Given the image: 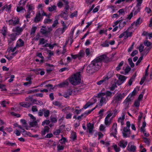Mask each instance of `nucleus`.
Returning <instances> with one entry per match:
<instances>
[{"label": "nucleus", "instance_id": "38", "mask_svg": "<svg viewBox=\"0 0 152 152\" xmlns=\"http://www.w3.org/2000/svg\"><path fill=\"white\" fill-rule=\"evenodd\" d=\"M33 102L37 104L42 105V102L41 101H37L35 99H33Z\"/></svg>", "mask_w": 152, "mask_h": 152}, {"label": "nucleus", "instance_id": "30", "mask_svg": "<svg viewBox=\"0 0 152 152\" xmlns=\"http://www.w3.org/2000/svg\"><path fill=\"white\" fill-rule=\"evenodd\" d=\"M113 73L112 72H109L104 77L105 78H107V80H108L111 77L113 76Z\"/></svg>", "mask_w": 152, "mask_h": 152}, {"label": "nucleus", "instance_id": "37", "mask_svg": "<svg viewBox=\"0 0 152 152\" xmlns=\"http://www.w3.org/2000/svg\"><path fill=\"white\" fill-rule=\"evenodd\" d=\"M17 36L15 34H11L10 35V39H11L12 41H14L15 39L16 36Z\"/></svg>", "mask_w": 152, "mask_h": 152}, {"label": "nucleus", "instance_id": "46", "mask_svg": "<svg viewBox=\"0 0 152 152\" xmlns=\"http://www.w3.org/2000/svg\"><path fill=\"white\" fill-rule=\"evenodd\" d=\"M143 58V56L142 55L139 58V59L136 62V66L138 65L140 63L142 60Z\"/></svg>", "mask_w": 152, "mask_h": 152}, {"label": "nucleus", "instance_id": "21", "mask_svg": "<svg viewBox=\"0 0 152 152\" xmlns=\"http://www.w3.org/2000/svg\"><path fill=\"white\" fill-rule=\"evenodd\" d=\"M78 60H80L83 57L84 55V52L82 50H80L78 54H77Z\"/></svg>", "mask_w": 152, "mask_h": 152}, {"label": "nucleus", "instance_id": "40", "mask_svg": "<svg viewBox=\"0 0 152 152\" xmlns=\"http://www.w3.org/2000/svg\"><path fill=\"white\" fill-rule=\"evenodd\" d=\"M37 122L36 121H33L30 122L29 124V125L31 127H34L36 126L37 125Z\"/></svg>", "mask_w": 152, "mask_h": 152}, {"label": "nucleus", "instance_id": "8", "mask_svg": "<svg viewBox=\"0 0 152 152\" xmlns=\"http://www.w3.org/2000/svg\"><path fill=\"white\" fill-rule=\"evenodd\" d=\"M129 28H128L125 31L120 34L118 36L119 38H122L124 35L127 36L128 37H131L132 36V33L131 32H129Z\"/></svg>", "mask_w": 152, "mask_h": 152}, {"label": "nucleus", "instance_id": "15", "mask_svg": "<svg viewBox=\"0 0 152 152\" xmlns=\"http://www.w3.org/2000/svg\"><path fill=\"white\" fill-rule=\"evenodd\" d=\"M142 23V20H140V17L138 18L136 21H134L131 24L132 26L133 24L135 25V26H140Z\"/></svg>", "mask_w": 152, "mask_h": 152}, {"label": "nucleus", "instance_id": "2", "mask_svg": "<svg viewBox=\"0 0 152 152\" xmlns=\"http://www.w3.org/2000/svg\"><path fill=\"white\" fill-rule=\"evenodd\" d=\"M114 93L113 94L111 91L107 90L105 93L100 92L97 94V98H101L100 100V103L99 104V108H101L104 104H106L107 101L109 100V97H112Z\"/></svg>", "mask_w": 152, "mask_h": 152}, {"label": "nucleus", "instance_id": "25", "mask_svg": "<svg viewBox=\"0 0 152 152\" xmlns=\"http://www.w3.org/2000/svg\"><path fill=\"white\" fill-rule=\"evenodd\" d=\"M68 82L67 81H64L58 85V86H59L60 88H62L68 86Z\"/></svg>", "mask_w": 152, "mask_h": 152}, {"label": "nucleus", "instance_id": "44", "mask_svg": "<svg viewBox=\"0 0 152 152\" xmlns=\"http://www.w3.org/2000/svg\"><path fill=\"white\" fill-rule=\"evenodd\" d=\"M130 94L129 95V96L126 97V99L125 100L124 102L126 103H128L131 101V99L130 96L129 97V96L130 95Z\"/></svg>", "mask_w": 152, "mask_h": 152}, {"label": "nucleus", "instance_id": "36", "mask_svg": "<svg viewBox=\"0 0 152 152\" xmlns=\"http://www.w3.org/2000/svg\"><path fill=\"white\" fill-rule=\"evenodd\" d=\"M47 42V41L45 40L44 38H41L39 40V45L44 44Z\"/></svg>", "mask_w": 152, "mask_h": 152}, {"label": "nucleus", "instance_id": "26", "mask_svg": "<svg viewBox=\"0 0 152 152\" xmlns=\"http://www.w3.org/2000/svg\"><path fill=\"white\" fill-rule=\"evenodd\" d=\"M65 3V6L64 10H65V11H67L69 8V2L66 0H62Z\"/></svg>", "mask_w": 152, "mask_h": 152}, {"label": "nucleus", "instance_id": "28", "mask_svg": "<svg viewBox=\"0 0 152 152\" xmlns=\"http://www.w3.org/2000/svg\"><path fill=\"white\" fill-rule=\"evenodd\" d=\"M127 21H124L119 23V28L120 29H122L125 26L126 24Z\"/></svg>", "mask_w": 152, "mask_h": 152}, {"label": "nucleus", "instance_id": "60", "mask_svg": "<svg viewBox=\"0 0 152 152\" xmlns=\"http://www.w3.org/2000/svg\"><path fill=\"white\" fill-rule=\"evenodd\" d=\"M133 16V12H131L127 16V17L126 19H128L129 20H130Z\"/></svg>", "mask_w": 152, "mask_h": 152}, {"label": "nucleus", "instance_id": "14", "mask_svg": "<svg viewBox=\"0 0 152 152\" xmlns=\"http://www.w3.org/2000/svg\"><path fill=\"white\" fill-rule=\"evenodd\" d=\"M87 128L89 133L90 134H91L94 128V124L91 123H89L88 124Z\"/></svg>", "mask_w": 152, "mask_h": 152}, {"label": "nucleus", "instance_id": "47", "mask_svg": "<svg viewBox=\"0 0 152 152\" xmlns=\"http://www.w3.org/2000/svg\"><path fill=\"white\" fill-rule=\"evenodd\" d=\"M26 1L24 0H20L19 4V6L23 7L25 5Z\"/></svg>", "mask_w": 152, "mask_h": 152}, {"label": "nucleus", "instance_id": "43", "mask_svg": "<svg viewBox=\"0 0 152 152\" xmlns=\"http://www.w3.org/2000/svg\"><path fill=\"white\" fill-rule=\"evenodd\" d=\"M65 147L64 145H60L58 144V151L62 150L64 149V148Z\"/></svg>", "mask_w": 152, "mask_h": 152}, {"label": "nucleus", "instance_id": "27", "mask_svg": "<svg viewBox=\"0 0 152 152\" xmlns=\"http://www.w3.org/2000/svg\"><path fill=\"white\" fill-rule=\"evenodd\" d=\"M44 111V116L45 117H48L50 114V111L49 110H48L45 109V108H43Z\"/></svg>", "mask_w": 152, "mask_h": 152}, {"label": "nucleus", "instance_id": "3", "mask_svg": "<svg viewBox=\"0 0 152 152\" xmlns=\"http://www.w3.org/2000/svg\"><path fill=\"white\" fill-rule=\"evenodd\" d=\"M81 77L80 72H79L70 77L69 78V80L72 85H77L80 83Z\"/></svg>", "mask_w": 152, "mask_h": 152}, {"label": "nucleus", "instance_id": "16", "mask_svg": "<svg viewBox=\"0 0 152 152\" xmlns=\"http://www.w3.org/2000/svg\"><path fill=\"white\" fill-rule=\"evenodd\" d=\"M127 148L128 150L131 152H135L136 149V147L134 145H132L130 146L129 145Z\"/></svg>", "mask_w": 152, "mask_h": 152}, {"label": "nucleus", "instance_id": "24", "mask_svg": "<svg viewBox=\"0 0 152 152\" xmlns=\"http://www.w3.org/2000/svg\"><path fill=\"white\" fill-rule=\"evenodd\" d=\"M20 104L21 106L28 108L30 107L31 104L30 102H26L25 103L24 102L20 103Z\"/></svg>", "mask_w": 152, "mask_h": 152}, {"label": "nucleus", "instance_id": "7", "mask_svg": "<svg viewBox=\"0 0 152 152\" xmlns=\"http://www.w3.org/2000/svg\"><path fill=\"white\" fill-rule=\"evenodd\" d=\"M25 27L24 26L22 27H20L19 26H17L14 27L12 29V31L15 32V33L17 35H19L21 34V33L23 31Z\"/></svg>", "mask_w": 152, "mask_h": 152}, {"label": "nucleus", "instance_id": "45", "mask_svg": "<svg viewBox=\"0 0 152 152\" xmlns=\"http://www.w3.org/2000/svg\"><path fill=\"white\" fill-rule=\"evenodd\" d=\"M111 123V121H109V119L105 118L104 123L106 126H109L110 124Z\"/></svg>", "mask_w": 152, "mask_h": 152}, {"label": "nucleus", "instance_id": "17", "mask_svg": "<svg viewBox=\"0 0 152 152\" xmlns=\"http://www.w3.org/2000/svg\"><path fill=\"white\" fill-rule=\"evenodd\" d=\"M70 139L72 140V141H74L77 139V136L76 133L75 132H73L71 134L70 137Z\"/></svg>", "mask_w": 152, "mask_h": 152}, {"label": "nucleus", "instance_id": "9", "mask_svg": "<svg viewBox=\"0 0 152 152\" xmlns=\"http://www.w3.org/2000/svg\"><path fill=\"white\" fill-rule=\"evenodd\" d=\"M43 19L42 17L41 14V13L39 12L38 13H37L36 17L34 18V21L36 23H38L42 20Z\"/></svg>", "mask_w": 152, "mask_h": 152}, {"label": "nucleus", "instance_id": "62", "mask_svg": "<svg viewBox=\"0 0 152 152\" xmlns=\"http://www.w3.org/2000/svg\"><path fill=\"white\" fill-rule=\"evenodd\" d=\"M9 104V102H7L5 101H3L1 103V105L3 107H6V105L7 104Z\"/></svg>", "mask_w": 152, "mask_h": 152}, {"label": "nucleus", "instance_id": "52", "mask_svg": "<svg viewBox=\"0 0 152 152\" xmlns=\"http://www.w3.org/2000/svg\"><path fill=\"white\" fill-rule=\"evenodd\" d=\"M146 77L145 76H143L141 79L140 81V85H142L145 80Z\"/></svg>", "mask_w": 152, "mask_h": 152}, {"label": "nucleus", "instance_id": "41", "mask_svg": "<svg viewBox=\"0 0 152 152\" xmlns=\"http://www.w3.org/2000/svg\"><path fill=\"white\" fill-rule=\"evenodd\" d=\"M101 45L103 47H108L109 46V43L107 41H106L101 44Z\"/></svg>", "mask_w": 152, "mask_h": 152}, {"label": "nucleus", "instance_id": "29", "mask_svg": "<svg viewBox=\"0 0 152 152\" xmlns=\"http://www.w3.org/2000/svg\"><path fill=\"white\" fill-rule=\"evenodd\" d=\"M128 61L129 62V64L130 65L131 67L132 68H133L134 66V64L133 62L132 58H129L128 59Z\"/></svg>", "mask_w": 152, "mask_h": 152}, {"label": "nucleus", "instance_id": "13", "mask_svg": "<svg viewBox=\"0 0 152 152\" xmlns=\"http://www.w3.org/2000/svg\"><path fill=\"white\" fill-rule=\"evenodd\" d=\"M126 77L124 76L119 75L118 77V79L121 82V83L120 84H118L117 83L118 85H120L121 84L123 83L126 80Z\"/></svg>", "mask_w": 152, "mask_h": 152}, {"label": "nucleus", "instance_id": "35", "mask_svg": "<svg viewBox=\"0 0 152 152\" xmlns=\"http://www.w3.org/2000/svg\"><path fill=\"white\" fill-rule=\"evenodd\" d=\"M140 101L137 100H136L134 103V105L136 107H139L140 106Z\"/></svg>", "mask_w": 152, "mask_h": 152}, {"label": "nucleus", "instance_id": "10", "mask_svg": "<svg viewBox=\"0 0 152 152\" xmlns=\"http://www.w3.org/2000/svg\"><path fill=\"white\" fill-rule=\"evenodd\" d=\"M51 29L49 28L48 30H47L45 26H43L42 28L40 29V32L43 34H45L46 35L48 34L50 32Z\"/></svg>", "mask_w": 152, "mask_h": 152}, {"label": "nucleus", "instance_id": "6", "mask_svg": "<svg viewBox=\"0 0 152 152\" xmlns=\"http://www.w3.org/2000/svg\"><path fill=\"white\" fill-rule=\"evenodd\" d=\"M143 43L145 46L149 47L145 48V50L142 53L143 55H146L151 48L152 46H151L152 45V43L148 40H145L144 41Z\"/></svg>", "mask_w": 152, "mask_h": 152}, {"label": "nucleus", "instance_id": "59", "mask_svg": "<svg viewBox=\"0 0 152 152\" xmlns=\"http://www.w3.org/2000/svg\"><path fill=\"white\" fill-rule=\"evenodd\" d=\"M38 115L40 116H42L44 114V111L43 109L40 110L38 112Z\"/></svg>", "mask_w": 152, "mask_h": 152}, {"label": "nucleus", "instance_id": "50", "mask_svg": "<svg viewBox=\"0 0 152 152\" xmlns=\"http://www.w3.org/2000/svg\"><path fill=\"white\" fill-rule=\"evenodd\" d=\"M144 48V46L142 44H140L139 47V50L140 53H141L143 51Z\"/></svg>", "mask_w": 152, "mask_h": 152}, {"label": "nucleus", "instance_id": "55", "mask_svg": "<svg viewBox=\"0 0 152 152\" xmlns=\"http://www.w3.org/2000/svg\"><path fill=\"white\" fill-rule=\"evenodd\" d=\"M19 19L17 18L16 19H15V20H13V25L15 26L19 23Z\"/></svg>", "mask_w": 152, "mask_h": 152}, {"label": "nucleus", "instance_id": "31", "mask_svg": "<svg viewBox=\"0 0 152 152\" xmlns=\"http://www.w3.org/2000/svg\"><path fill=\"white\" fill-rule=\"evenodd\" d=\"M124 62L122 61L116 67V70L117 71L120 70L121 69V67L124 64Z\"/></svg>", "mask_w": 152, "mask_h": 152}, {"label": "nucleus", "instance_id": "51", "mask_svg": "<svg viewBox=\"0 0 152 152\" xmlns=\"http://www.w3.org/2000/svg\"><path fill=\"white\" fill-rule=\"evenodd\" d=\"M107 29H106L105 30H104V29H102L100 31L99 33L100 34H105L107 35Z\"/></svg>", "mask_w": 152, "mask_h": 152}, {"label": "nucleus", "instance_id": "4", "mask_svg": "<svg viewBox=\"0 0 152 152\" xmlns=\"http://www.w3.org/2000/svg\"><path fill=\"white\" fill-rule=\"evenodd\" d=\"M131 126L130 122L128 121L126 122V126L124 127L122 133L124 138L129 137L130 136L131 131L130 128Z\"/></svg>", "mask_w": 152, "mask_h": 152}, {"label": "nucleus", "instance_id": "58", "mask_svg": "<svg viewBox=\"0 0 152 152\" xmlns=\"http://www.w3.org/2000/svg\"><path fill=\"white\" fill-rule=\"evenodd\" d=\"M72 115L71 113H69L66 114L65 118L66 119H71L72 118Z\"/></svg>", "mask_w": 152, "mask_h": 152}, {"label": "nucleus", "instance_id": "42", "mask_svg": "<svg viewBox=\"0 0 152 152\" xmlns=\"http://www.w3.org/2000/svg\"><path fill=\"white\" fill-rule=\"evenodd\" d=\"M93 103L90 102H87L84 106L83 108L84 109H86L90 106L93 105Z\"/></svg>", "mask_w": 152, "mask_h": 152}, {"label": "nucleus", "instance_id": "53", "mask_svg": "<svg viewBox=\"0 0 152 152\" xmlns=\"http://www.w3.org/2000/svg\"><path fill=\"white\" fill-rule=\"evenodd\" d=\"M131 68L129 66H128L126 67L125 69V72L126 74L128 73L131 70Z\"/></svg>", "mask_w": 152, "mask_h": 152}, {"label": "nucleus", "instance_id": "19", "mask_svg": "<svg viewBox=\"0 0 152 152\" xmlns=\"http://www.w3.org/2000/svg\"><path fill=\"white\" fill-rule=\"evenodd\" d=\"M60 15L61 17L63 18L64 20H66L67 19V17L68 16V11H65L64 12H62Z\"/></svg>", "mask_w": 152, "mask_h": 152}, {"label": "nucleus", "instance_id": "48", "mask_svg": "<svg viewBox=\"0 0 152 152\" xmlns=\"http://www.w3.org/2000/svg\"><path fill=\"white\" fill-rule=\"evenodd\" d=\"M77 12L75 11L74 12L72 13L70 15L71 18H73L74 17H76L77 16Z\"/></svg>", "mask_w": 152, "mask_h": 152}, {"label": "nucleus", "instance_id": "54", "mask_svg": "<svg viewBox=\"0 0 152 152\" xmlns=\"http://www.w3.org/2000/svg\"><path fill=\"white\" fill-rule=\"evenodd\" d=\"M34 9V7L32 4H30L28 7V12H31L30 11Z\"/></svg>", "mask_w": 152, "mask_h": 152}, {"label": "nucleus", "instance_id": "33", "mask_svg": "<svg viewBox=\"0 0 152 152\" xmlns=\"http://www.w3.org/2000/svg\"><path fill=\"white\" fill-rule=\"evenodd\" d=\"M37 28L36 26L33 27L31 29L30 34L33 36L34 35Z\"/></svg>", "mask_w": 152, "mask_h": 152}, {"label": "nucleus", "instance_id": "49", "mask_svg": "<svg viewBox=\"0 0 152 152\" xmlns=\"http://www.w3.org/2000/svg\"><path fill=\"white\" fill-rule=\"evenodd\" d=\"M56 7L55 6H53L50 7L48 8V10L50 12L53 11L54 10H56Z\"/></svg>", "mask_w": 152, "mask_h": 152}, {"label": "nucleus", "instance_id": "23", "mask_svg": "<svg viewBox=\"0 0 152 152\" xmlns=\"http://www.w3.org/2000/svg\"><path fill=\"white\" fill-rule=\"evenodd\" d=\"M72 91H68L66 92L64 94V96L65 98L68 99L69 98L70 96L72 95Z\"/></svg>", "mask_w": 152, "mask_h": 152}, {"label": "nucleus", "instance_id": "56", "mask_svg": "<svg viewBox=\"0 0 152 152\" xmlns=\"http://www.w3.org/2000/svg\"><path fill=\"white\" fill-rule=\"evenodd\" d=\"M50 121L49 120H46L43 121L42 123V125L44 126L45 124L48 125L49 124Z\"/></svg>", "mask_w": 152, "mask_h": 152}, {"label": "nucleus", "instance_id": "39", "mask_svg": "<svg viewBox=\"0 0 152 152\" xmlns=\"http://www.w3.org/2000/svg\"><path fill=\"white\" fill-rule=\"evenodd\" d=\"M23 10H24L25 11H26L23 8V7L20 6L17 7V12H20L21 11H22Z\"/></svg>", "mask_w": 152, "mask_h": 152}, {"label": "nucleus", "instance_id": "34", "mask_svg": "<svg viewBox=\"0 0 152 152\" xmlns=\"http://www.w3.org/2000/svg\"><path fill=\"white\" fill-rule=\"evenodd\" d=\"M112 147H113L114 149L115 152H119L120 151V148L118 147L117 145H115L112 146Z\"/></svg>", "mask_w": 152, "mask_h": 152}, {"label": "nucleus", "instance_id": "63", "mask_svg": "<svg viewBox=\"0 0 152 152\" xmlns=\"http://www.w3.org/2000/svg\"><path fill=\"white\" fill-rule=\"evenodd\" d=\"M117 129V124L116 123H115L113 124V126L112 127V130H113V129Z\"/></svg>", "mask_w": 152, "mask_h": 152}, {"label": "nucleus", "instance_id": "18", "mask_svg": "<svg viewBox=\"0 0 152 152\" xmlns=\"http://www.w3.org/2000/svg\"><path fill=\"white\" fill-rule=\"evenodd\" d=\"M50 128L48 126H45L44 130L41 131L42 135L43 136L48 133L49 130Z\"/></svg>", "mask_w": 152, "mask_h": 152}, {"label": "nucleus", "instance_id": "61", "mask_svg": "<svg viewBox=\"0 0 152 152\" xmlns=\"http://www.w3.org/2000/svg\"><path fill=\"white\" fill-rule=\"evenodd\" d=\"M5 85L4 84H1L0 86V89H1V91H7V89L5 88Z\"/></svg>", "mask_w": 152, "mask_h": 152}, {"label": "nucleus", "instance_id": "11", "mask_svg": "<svg viewBox=\"0 0 152 152\" xmlns=\"http://www.w3.org/2000/svg\"><path fill=\"white\" fill-rule=\"evenodd\" d=\"M127 144V142L123 140H120L118 144V145L121 148H124Z\"/></svg>", "mask_w": 152, "mask_h": 152}, {"label": "nucleus", "instance_id": "1", "mask_svg": "<svg viewBox=\"0 0 152 152\" xmlns=\"http://www.w3.org/2000/svg\"><path fill=\"white\" fill-rule=\"evenodd\" d=\"M109 58L106 55H102L96 58L92 61L87 67L86 71L89 74H93L98 70L100 67L99 62L103 61L105 63L109 62Z\"/></svg>", "mask_w": 152, "mask_h": 152}, {"label": "nucleus", "instance_id": "12", "mask_svg": "<svg viewBox=\"0 0 152 152\" xmlns=\"http://www.w3.org/2000/svg\"><path fill=\"white\" fill-rule=\"evenodd\" d=\"M107 78H105L104 76L103 77L102 80L97 82V84L98 85H100L102 84H106L108 81Z\"/></svg>", "mask_w": 152, "mask_h": 152}, {"label": "nucleus", "instance_id": "22", "mask_svg": "<svg viewBox=\"0 0 152 152\" xmlns=\"http://www.w3.org/2000/svg\"><path fill=\"white\" fill-rule=\"evenodd\" d=\"M61 138L59 140V142L62 145H64L66 142V139L64 137L63 134H61Z\"/></svg>", "mask_w": 152, "mask_h": 152}, {"label": "nucleus", "instance_id": "20", "mask_svg": "<svg viewBox=\"0 0 152 152\" xmlns=\"http://www.w3.org/2000/svg\"><path fill=\"white\" fill-rule=\"evenodd\" d=\"M67 26H63L62 28H58V34L59 33L61 34H63L67 29Z\"/></svg>", "mask_w": 152, "mask_h": 152}, {"label": "nucleus", "instance_id": "5", "mask_svg": "<svg viewBox=\"0 0 152 152\" xmlns=\"http://www.w3.org/2000/svg\"><path fill=\"white\" fill-rule=\"evenodd\" d=\"M126 96V94L124 93H118L113 96L112 102L115 103H118L121 102Z\"/></svg>", "mask_w": 152, "mask_h": 152}, {"label": "nucleus", "instance_id": "57", "mask_svg": "<svg viewBox=\"0 0 152 152\" xmlns=\"http://www.w3.org/2000/svg\"><path fill=\"white\" fill-rule=\"evenodd\" d=\"M19 41L20 42V45L18 44V47L23 46L24 44V42L21 39H19Z\"/></svg>", "mask_w": 152, "mask_h": 152}, {"label": "nucleus", "instance_id": "64", "mask_svg": "<svg viewBox=\"0 0 152 152\" xmlns=\"http://www.w3.org/2000/svg\"><path fill=\"white\" fill-rule=\"evenodd\" d=\"M99 8H100V6H97L93 10V12L94 13L96 12L99 10Z\"/></svg>", "mask_w": 152, "mask_h": 152}, {"label": "nucleus", "instance_id": "32", "mask_svg": "<svg viewBox=\"0 0 152 152\" xmlns=\"http://www.w3.org/2000/svg\"><path fill=\"white\" fill-rule=\"evenodd\" d=\"M20 122L23 125V126L25 127L26 129L28 127L27 124L26 123V120L24 119H21L20 120Z\"/></svg>", "mask_w": 152, "mask_h": 152}]
</instances>
